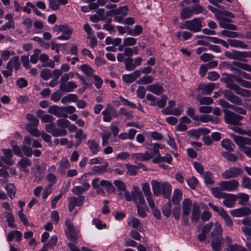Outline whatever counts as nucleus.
Here are the masks:
<instances>
[{
	"mask_svg": "<svg viewBox=\"0 0 251 251\" xmlns=\"http://www.w3.org/2000/svg\"><path fill=\"white\" fill-rule=\"evenodd\" d=\"M224 118L226 123L236 126H240L242 125L241 121L243 117L227 109H224Z\"/></svg>",
	"mask_w": 251,
	"mask_h": 251,
	"instance_id": "nucleus-1",
	"label": "nucleus"
},
{
	"mask_svg": "<svg viewBox=\"0 0 251 251\" xmlns=\"http://www.w3.org/2000/svg\"><path fill=\"white\" fill-rule=\"evenodd\" d=\"M180 27L182 29H188L194 32H197L201 30L202 22L201 18H194L193 20L186 21Z\"/></svg>",
	"mask_w": 251,
	"mask_h": 251,
	"instance_id": "nucleus-2",
	"label": "nucleus"
},
{
	"mask_svg": "<svg viewBox=\"0 0 251 251\" xmlns=\"http://www.w3.org/2000/svg\"><path fill=\"white\" fill-rule=\"evenodd\" d=\"M237 79H238V76L237 75L223 73L222 74V77L221 78L220 80L226 83V88L234 90L238 85L235 83L234 79L237 82Z\"/></svg>",
	"mask_w": 251,
	"mask_h": 251,
	"instance_id": "nucleus-3",
	"label": "nucleus"
},
{
	"mask_svg": "<svg viewBox=\"0 0 251 251\" xmlns=\"http://www.w3.org/2000/svg\"><path fill=\"white\" fill-rule=\"evenodd\" d=\"M65 225L66 226L65 229L66 236L72 241L76 242L79 235L73 223L70 220L67 219L65 221Z\"/></svg>",
	"mask_w": 251,
	"mask_h": 251,
	"instance_id": "nucleus-4",
	"label": "nucleus"
},
{
	"mask_svg": "<svg viewBox=\"0 0 251 251\" xmlns=\"http://www.w3.org/2000/svg\"><path fill=\"white\" fill-rule=\"evenodd\" d=\"M45 128L47 132L50 133L54 137L65 136L67 134V131L66 129L56 127L55 124L53 122L46 125Z\"/></svg>",
	"mask_w": 251,
	"mask_h": 251,
	"instance_id": "nucleus-5",
	"label": "nucleus"
},
{
	"mask_svg": "<svg viewBox=\"0 0 251 251\" xmlns=\"http://www.w3.org/2000/svg\"><path fill=\"white\" fill-rule=\"evenodd\" d=\"M192 201L189 199H184L182 203V218L186 224L188 223L189 215L192 208Z\"/></svg>",
	"mask_w": 251,
	"mask_h": 251,
	"instance_id": "nucleus-6",
	"label": "nucleus"
},
{
	"mask_svg": "<svg viewBox=\"0 0 251 251\" xmlns=\"http://www.w3.org/2000/svg\"><path fill=\"white\" fill-rule=\"evenodd\" d=\"M239 185L238 181L236 179H232L229 181H222L219 184V186L222 190L227 191H234L237 188Z\"/></svg>",
	"mask_w": 251,
	"mask_h": 251,
	"instance_id": "nucleus-7",
	"label": "nucleus"
},
{
	"mask_svg": "<svg viewBox=\"0 0 251 251\" xmlns=\"http://www.w3.org/2000/svg\"><path fill=\"white\" fill-rule=\"evenodd\" d=\"M69 204L68 209L70 212H72L75 206H81L83 204L85 201L84 196H80L78 197H71L68 199Z\"/></svg>",
	"mask_w": 251,
	"mask_h": 251,
	"instance_id": "nucleus-8",
	"label": "nucleus"
},
{
	"mask_svg": "<svg viewBox=\"0 0 251 251\" xmlns=\"http://www.w3.org/2000/svg\"><path fill=\"white\" fill-rule=\"evenodd\" d=\"M231 137L233 139L236 144L239 146L242 151L244 148H250L246 147V145H251V139L247 137H243L235 134H231Z\"/></svg>",
	"mask_w": 251,
	"mask_h": 251,
	"instance_id": "nucleus-9",
	"label": "nucleus"
},
{
	"mask_svg": "<svg viewBox=\"0 0 251 251\" xmlns=\"http://www.w3.org/2000/svg\"><path fill=\"white\" fill-rule=\"evenodd\" d=\"M224 97L231 102L241 105L243 104V100L237 96L234 95L231 91L226 90L223 92Z\"/></svg>",
	"mask_w": 251,
	"mask_h": 251,
	"instance_id": "nucleus-10",
	"label": "nucleus"
},
{
	"mask_svg": "<svg viewBox=\"0 0 251 251\" xmlns=\"http://www.w3.org/2000/svg\"><path fill=\"white\" fill-rule=\"evenodd\" d=\"M242 172V170L237 167H231L226 170L223 174L222 176L225 179L236 177Z\"/></svg>",
	"mask_w": 251,
	"mask_h": 251,
	"instance_id": "nucleus-11",
	"label": "nucleus"
},
{
	"mask_svg": "<svg viewBox=\"0 0 251 251\" xmlns=\"http://www.w3.org/2000/svg\"><path fill=\"white\" fill-rule=\"evenodd\" d=\"M73 28L67 25H62L60 32L62 34L57 36V39L60 40H68L71 37L73 32Z\"/></svg>",
	"mask_w": 251,
	"mask_h": 251,
	"instance_id": "nucleus-12",
	"label": "nucleus"
},
{
	"mask_svg": "<svg viewBox=\"0 0 251 251\" xmlns=\"http://www.w3.org/2000/svg\"><path fill=\"white\" fill-rule=\"evenodd\" d=\"M3 156L0 157V159L8 165L12 166L14 163V161L12 159L13 153L10 149H2Z\"/></svg>",
	"mask_w": 251,
	"mask_h": 251,
	"instance_id": "nucleus-13",
	"label": "nucleus"
},
{
	"mask_svg": "<svg viewBox=\"0 0 251 251\" xmlns=\"http://www.w3.org/2000/svg\"><path fill=\"white\" fill-rule=\"evenodd\" d=\"M141 75V71L136 70L131 74L123 75H122V79L126 83H131L139 77Z\"/></svg>",
	"mask_w": 251,
	"mask_h": 251,
	"instance_id": "nucleus-14",
	"label": "nucleus"
},
{
	"mask_svg": "<svg viewBox=\"0 0 251 251\" xmlns=\"http://www.w3.org/2000/svg\"><path fill=\"white\" fill-rule=\"evenodd\" d=\"M133 201L135 202L138 200L141 204L146 205V201L142 192L137 186L133 187V190L131 191Z\"/></svg>",
	"mask_w": 251,
	"mask_h": 251,
	"instance_id": "nucleus-15",
	"label": "nucleus"
},
{
	"mask_svg": "<svg viewBox=\"0 0 251 251\" xmlns=\"http://www.w3.org/2000/svg\"><path fill=\"white\" fill-rule=\"evenodd\" d=\"M49 112L58 117L66 118L68 114L64 112L63 107H59L56 105L51 106L49 109Z\"/></svg>",
	"mask_w": 251,
	"mask_h": 251,
	"instance_id": "nucleus-16",
	"label": "nucleus"
},
{
	"mask_svg": "<svg viewBox=\"0 0 251 251\" xmlns=\"http://www.w3.org/2000/svg\"><path fill=\"white\" fill-rule=\"evenodd\" d=\"M251 213V209L247 207H243L238 209L232 210L230 214L234 217H241L250 215Z\"/></svg>",
	"mask_w": 251,
	"mask_h": 251,
	"instance_id": "nucleus-17",
	"label": "nucleus"
},
{
	"mask_svg": "<svg viewBox=\"0 0 251 251\" xmlns=\"http://www.w3.org/2000/svg\"><path fill=\"white\" fill-rule=\"evenodd\" d=\"M31 139L30 136H25L23 141L22 150L24 153L27 156H30L31 155Z\"/></svg>",
	"mask_w": 251,
	"mask_h": 251,
	"instance_id": "nucleus-18",
	"label": "nucleus"
},
{
	"mask_svg": "<svg viewBox=\"0 0 251 251\" xmlns=\"http://www.w3.org/2000/svg\"><path fill=\"white\" fill-rule=\"evenodd\" d=\"M224 204L227 207L231 208L234 206V201L237 200V196L232 194H226V196L224 198Z\"/></svg>",
	"mask_w": 251,
	"mask_h": 251,
	"instance_id": "nucleus-19",
	"label": "nucleus"
},
{
	"mask_svg": "<svg viewBox=\"0 0 251 251\" xmlns=\"http://www.w3.org/2000/svg\"><path fill=\"white\" fill-rule=\"evenodd\" d=\"M77 87V85L76 84L71 81L63 84L60 85L59 90L63 92H70L76 88Z\"/></svg>",
	"mask_w": 251,
	"mask_h": 251,
	"instance_id": "nucleus-20",
	"label": "nucleus"
},
{
	"mask_svg": "<svg viewBox=\"0 0 251 251\" xmlns=\"http://www.w3.org/2000/svg\"><path fill=\"white\" fill-rule=\"evenodd\" d=\"M201 210L200 206L197 203H195L193 206L191 214V221L196 224L200 219Z\"/></svg>",
	"mask_w": 251,
	"mask_h": 251,
	"instance_id": "nucleus-21",
	"label": "nucleus"
},
{
	"mask_svg": "<svg viewBox=\"0 0 251 251\" xmlns=\"http://www.w3.org/2000/svg\"><path fill=\"white\" fill-rule=\"evenodd\" d=\"M146 89L156 95H161L164 91L163 87L157 83L148 85Z\"/></svg>",
	"mask_w": 251,
	"mask_h": 251,
	"instance_id": "nucleus-22",
	"label": "nucleus"
},
{
	"mask_svg": "<svg viewBox=\"0 0 251 251\" xmlns=\"http://www.w3.org/2000/svg\"><path fill=\"white\" fill-rule=\"evenodd\" d=\"M87 145L93 154H96L100 151L99 143L95 140H89Z\"/></svg>",
	"mask_w": 251,
	"mask_h": 251,
	"instance_id": "nucleus-23",
	"label": "nucleus"
},
{
	"mask_svg": "<svg viewBox=\"0 0 251 251\" xmlns=\"http://www.w3.org/2000/svg\"><path fill=\"white\" fill-rule=\"evenodd\" d=\"M151 184L153 195L156 197L160 196L161 194L162 183H160L156 180H152Z\"/></svg>",
	"mask_w": 251,
	"mask_h": 251,
	"instance_id": "nucleus-24",
	"label": "nucleus"
},
{
	"mask_svg": "<svg viewBox=\"0 0 251 251\" xmlns=\"http://www.w3.org/2000/svg\"><path fill=\"white\" fill-rule=\"evenodd\" d=\"M225 55L229 59L235 60H242L243 59V51L233 50L230 52L226 51Z\"/></svg>",
	"mask_w": 251,
	"mask_h": 251,
	"instance_id": "nucleus-25",
	"label": "nucleus"
},
{
	"mask_svg": "<svg viewBox=\"0 0 251 251\" xmlns=\"http://www.w3.org/2000/svg\"><path fill=\"white\" fill-rule=\"evenodd\" d=\"M172 191V186L168 182H164L162 183L161 189V194L163 195L164 198L169 199L171 197Z\"/></svg>",
	"mask_w": 251,
	"mask_h": 251,
	"instance_id": "nucleus-26",
	"label": "nucleus"
},
{
	"mask_svg": "<svg viewBox=\"0 0 251 251\" xmlns=\"http://www.w3.org/2000/svg\"><path fill=\"white\" fill-rule=\"evenodd\" d=\"M172 160V157L171 155L169 154H166L165 156H161V155L156 156L152 160V162L154 164H158L161 162H167L171 164Z\"/></svg>",
	"mask_w": 251,
	"mask_h": 251,
	"instance_id": "nucleus-27",
	"label": "nucleus"
},
{
	"mask_svg": "<svg viewBox=\"0 0 251 251\" xmlns=\"http://www.w3.org/2000/svg\"><path fill=\"white\" fill-rule=\"evenodd\" d=\"M221 144L222 147L229 152L233 151L235 148L234 144L228 139L223 140L221 142Z\"/></svg>",
	"mask_w": 251,
	"mask_h": 251,
	"instance_id": "nucleus-28",
	"label": "nucleus"
},
{
	"mask_svg": "<svg viewBox=\"0 0 251 251\" xmlns=\"http://www.w3.org/2000/svg\"><path fill=\"white\" fill-rule=\"evenodd\" d=\"M223 229L221 225L218 223H216L214 228L211 233V238L214 239L216 238H221L222 235Z\"/></svg>",
	"mask_w": 251,
	"mask_h": 251,
	"instance_id": "nucleus-29",
	"label": "nucleus"
},
{
	"mask_svg": "<svg viewBox=\"0 0 251 251\" xmlns=\"http://www.w3.org/2000/svg\"><path fill=\"white\" fill-rule=\"evenodd\" d=\"M100 184L102 187H105L109 193H115L116 189L110 181L104 179L101 180L100 181Z\"/></svg>",
	"mask_w": 251,
	"mask_h": 251,
	"instance_id": "nucleus-30",
	"label": "nucleus"
},
{
	"mask_svg": "<svg viewBox=\"0 0 251 251\" xmlns=\"http://www.w3.org/2000/svg\"><path fill=\"white\" fill-rule=\"evenodd\" d=\"M223 239L222 238L213 239L211 242V247L214 251H220L222 247Z\"/></svg>",
	"mask_w": 251,
	"mask_h": 251,
	"instance_id": "nucleus-31",
	"label": "nucleus"
},
{
	"mask_svg": "<svg viewBox=\"0 0 251 251\" xmlns=\"http://www.w3.org/2000/svg\"><path fill=\"white\" fill-rule=\"evenodd\" d=\"M58 171L64 172L65 170L70 167V163L66 158H62L58 163Z\"/></svg>",
	"mask_w": 251,
	"mask_h": 251,
	"instance_id": "nucleus-32",
	"label": "nucleus"
},
{
	"mask_svg": "<svg viewBox=\"0 0 251 251\" xmlns=\"http://www.w3.org/2000/svg\"><path fill=\"white\" fill-rule=\"evenodd\" d=\"M227 42L230 46L232 47L240 48L242 49H247L248 47V45L242 41L236 39H228Z\"/></svg>",
	"mask_w": 251,
	"mask_h": 251,
	"instance_id": "nucleus-33",
	"label": "nucleus"
},
{
	"mask_svg": "<svg viewBox=\"0 0 251 251\" xmlns=\"http://www.w3.org/2000/svg\"><path fill=\"white\" fill-rule=\"evenodd\" d=\"M222 190L219 187H211L210 192L217 199H221L225 198L226 196V193L221 192Z\"/></svg>",
	"mask_w": 251,
	"mask_h": 251,
	"instance_id": "nucleus-34",
	"label": "nucleus"
},
{
	"mask_svg": "<svg viewBox=\"0 0 251 251\" xmlns=\"http://www.w3.org/2000/svg\"><path fill=\"white\" fill-rule=\"evenodd\" d=\"M10 65L12 69L14 68L15 70H19L21 68V64L18 56H15L11 58L7 63Z\"/></svg>",
	"mask_w": 251,
	"mask_h": 251,
	"instance_id": "nucleus-35",
	"label": "nucleus"
},
{
	"mask_svg": "<svg viewBox=\"0 0 251 251\" xmlns=\"http://www.w3.org/2000/svg\"><path fill=\"white\" fill-rule=\"evenodd\" d=\"M215 87V84L214 83H209L204 86L203 88L201 87V85L199 86V89L202 90L203 95H210L214 90Z\"/></svg>",
	"mask_w": 251,
	"mask_h": 251,
	"instance_id": "nucleus-36",
	"label": "nucleus"
},
{
	"mask_svg": "<svg viewBox=\"0 0 251 251\" xmlns=\"http://www.w3.org/2000/svg\"><path fill=\"white\" fill-rule=\"evenodd\" d=\"M128 224L134 228H138L139 231L143 228L141 223L135 217H132L128 222Z\"/></svg>",
	"mask_w": 251,
	"mask_h": 251,
	"instance_id": "nucleus-37",
	"label": "nucleus"
},
{
	"mask_svg": "<svg viewBox=\"0 0 251 251\" xmlns=\"http://www.w3.org/2000/svg\"><path fill=\"white\" fill-rule=\"evenodd\" d=\"M203 178L204 182L206 185H213L214 184V176L211 172L207 171L205 172L203 174Z\"/></svg>",
	"mask_w": 251,
	"mask_h": 251,
	"instance_id": "nucleus-38",
	"label": "nucleus"
},
{
	"mask_svg": "<svg viewBox=\"0 0 251 251\" xmlns=\"http://www.w3.org/2000/svg\"><path fill=\"white\" fill-rule=\"evenodd\" d=\"M182 199V192L180 189H175L172 198V201L175 204L179 203Z\"/></svg>",
	"mask_w": 251,
	"mask_h": 251,
	"instance_id": "nucleus-39",
	"label": "nucleus"
},
{
	"mask_svg": "<svg viewBox=\"0 0 251 251\" xmlns=\"http://www.w3.org/2000/svg\"><path fill=\"white\" fill-rule=\"evenodd\" d=\"M222 35L223 36L230 38L238 37L240 38H242L244 37V35L241 33H238L236 32L230 31L227 30H223L222 31Z\"/></svg>",
	"mask_w": 251,
	"mask_h": 251,
	"instance_id": "nucleus-40",
	"label": "nucleus"
},
{
	"mask_svg": "<svg viewBox=\"0 0 251 251\" xmlns=\"http://www.w3.org/2000/svg\"><path fill=\"white\" fill-rule=\"evenodd\" d=\"M77 96L75 94H69L66 96L63 97L61 100L62 103L65 104L68 102H76L77 101Z\"/></svg>",
	"mask_w": 251,
	"mask_h": 251,
	"instance_id": "nucleus-41",
	"label": "nucleus"
},
{
	"mask_svg": "<svg viewBox=\"0 0 251 251\" xmlns=\"http://www.w3.org/2000/svg\"><path fill=\"white\" fill-rule=\"evenodd\" d=\"M193 15L191 8L185 7L181 11L180 17L182 19H188L191 17Z\"/></svg>",
	"mask_w": 251,
	"mask_h": 251,
	"instance_id": "nucleus-42",
	"label": "nucleus"
},
{
	"mask_svg": "<svg viewBox=\"0 0 251 251\" xmlns=\"http://www.w3.org/2000/svg\"><path fill=\"white\" fill-rule=\"evenodd\" d=\"M153 78L151 75H145L139 78L136 83L139 84L146 85L153 82Z\"/></svg>",
	"mask_w": 251,
	"mask_h": 251,
	"instance_id": "nucleus-43",
	"label": "nucleus"
},
{
	"mask_svg": "<svg viewBox=\"0 0 251 251\" xmlns=\"http://www.w3.org/2000/svg\"><path fill=\"white\" fill-rule=\"evenodd\" d=\"M133 60L131 57H128L125 60V68L128 71H131L135 69V67L133 63Z\"/></svg>",
	"mask_w": 251,
	"mask_h": 251,
	"instance_id": "nucleus-44",
	"label": "nucleus"
},
{
	"mask_svg": "<svg viewBox=\"0 0 251 251\" xmlns=\"http://www.w3.org/2000/svg\"><path fill=\"white\" fill-rule=\"evenodd\" d=\"M7 191L9 197L11 199H13L15 197L16 193V188L13 184L9 183L6 185L5 187Z\"/></svg>",
	"mask_w": 251,
	"mask_h": 251,
	"instance_id": "nucleus-45",
	"label": "nucleus"
},
{
	"mask_svg": "<svg viewBox=\"0 0 251 251\" xmlns=\"http://www.w3.org/2000/svg\"><path fill=\"white\" fill-rule=\"evenodd\" d=\"M192 9L193 14H198L199 13H202L203 14H206L207 11L206 9L203 7L200 4H196L193 7Z\"/></svg>",
	"mask_w": 251,
	"mask_h": 251,
	"instance_id": "nucleus-46",
	"label": "nucleus"
},
{
	"mask_svg": "<svg viewBox=\"0 0 251 251\" xmlns=\"http://www.w3.org/2000/svg\"><path fill=\"white\" fill-rule=\"evenodd\" d=\"M56 124L57 126L61 128L60 129H65L69 126L70 122L66 119H59L57 120Z\"/></svg>",
	"mask_w": 251,
	"mask_h": 251,
	"instance_id": "nucleus-47",
	"label": "nucleus"
},
{
	"mask_svg": "<svg viewBox=\"0 0 251 251\" xmlns=\"http://www.w3.org/2000/svg\"><path fill=\"white\" fill-rule=\"evenodd\" d=\"M126 166L127 169V173L132 176H135L136 175L137 171L139 168V167H137L136 165H130L128 164H126Z\"/></svg>",
	"mask_w": 251,
	"mask_h": 251,
	"instance_id": "nucleus-48",
	"label": "nucleus"
},
{
	"mask_svg": "<svg viewBox=\"0 0 251 251\" xmlns=\"http://www.w3.org/2000/svg\"><path fill=\"white\" fill-rule=\"evenodd\" d=\"M162 213L168 217L170 216L172 211V204L170 201H169L162 208Z\"/></svg>",
	"mask_w": 251,
	"mask_h": 251,
	"instance_id": "nucleus-49",
	"label": "nucleus"
},
{
	"mask_svg": "<svg viewBox=\"0 0 251 251\" xmlns=\"http://www.w3.org/2000/svg\"><path fill=\"white\" fill-rule=\"evenodd\" d=\"M217 19L219 21V25L224 28H226L227 25L231 22L230 19L221 16H219Z\"/></svg>",
	"mask_w": 251,
	"mask_h": 251,
	"instance_id": "nucleus-50",
	"label": "nucleus"
},
{
	"mask_svg": "<svg viewBox=\"0 0 251 251\" xmlns=\"http://www.w3.org/2000/svg\"><path fill=\"white\" fill-rule=\"evenodd\" d=\"M115 186L118 189V191H125L126 190V186L125 183L120 180H116L113 182Z\"/></svg>",
	"mask_w": 251,
	"mask_h": 251,
	"instance_id": "nucleus-51",
	"label": "nucleus"
},
{
	"mask_svg": "<svg viewBox=\"0 0 251 251\" xmlns=\"http://www.w3.org/2000/svg\"><path fill=\"white\" fill-rule=\"evenodd\" d=\"M232 64L236 67L243 70L251 72V66L246 63H243L239 62L233 61Z\"/></svg>",
	"mask_w": 251,
	"mask_h": 251,
	"instance_id": "nucleus-52",
	"label": "nucleus"
},
{
	"mask_svg": "<svg viewBox=\"0 0 251 251\" xmlns=\"http://www.w3.org/2000/svg\"><path fill=\"white\" fill-rule=\"evenodd\" d=\"M127 10V7L126 6H124L123 7L112 10V12L114 13V15L122 14L123 16H125L126 15V11Z\"/></svg>",
	"mask_w": 251,
	"mask_h": 251,
	"instance_id": "nucleus-53",
	"label": "nucleus"
},
{
	"mask_svg": "<svg viewBox=\"0 0 251 251\" xmlns=\"http://www.w3.org/2000/svg\"><path fill=\"white\" fill-rule=\"evenodd\" d=\"M80 70L88 76L92 75L93 70L91 67L86 64H83L80 66Z\"/></svg>",
	"mask_w": 251,
	"mask_h": 251,
	"instance_id": "nucleus-54",
	"label": "nucleus"
},
{
	"mask_svg": "<svg viewBox=\"0 0 251 251\" xmlns=\"http://www.w3.org/2000/svg\"><path fill=\"white\" fill-rule=\"evenodd\" d=\"M226 250L227 251H247L245 248L237 244L228 246Z\"/></svg>",
	"mask_w": 251,
	"mask_h": 251,
	"instance_id": "nucleus-55",
	"label": "nucleus"
},
{
	"mask_svg": "<svg viewBox=\"0 0 251 251\" xmlns=\"http://www.w3.org/2000/svg\"><path fill=\"white\" fill-rule=\"evenodd\" d=\"M119 114L124 115L127 119H132L133 117V115L132 111H127L124 107H122L119 110Z\"/></svg>",
	"mask_w": 251,
	"mask_h": 251,
	"instance_id": "nucleus-56",
	"label": "nucleus"
},
{
	"mask_svg": "<svg viewBox=\"0 0 251 251\" xmlns=\"http://www.w3.org/2000/svg\"><path fill=\"white\" fill-rule=\"evenodd\" d=\"M187 182L191 189H195L198 184V180L196 177L192 176L190 178L187 179Z\"/></svg>",
	"mask_w": 251,
	"mask_h": 251,
	"instance_id": "nucleus-57",
	"label": "nucleus"
},
{
	"mask_svg": "<svg viewBox=\"0 0 251 251\" xmlns=\"http://www.w3.org/2000/svg\"><path fill=\"white\" fill-rule=\"evenodd\" d=\"M92 172L94 175H98L103 174L106 172L101 166H95L92 168Z\"/></svg>",
	"mask_w": 251,
	"mask_h": 251,
	"instance_id": "nucleus-58",
	"label": "nucleus"
},
{
	"mask_svg": "<svg viewBox=\"0 0 251 251\" xmlns=\"http://www.w3.org/2000/svg\"><path fill=\"white\" fill-rule=\"evenodd\" d=\"M222 154L223 157H224L229 161L234 162L237 159V157L235 154L229 152H223L222 153Z\"/></svg>",
	"mask_w": 251,
	"mask_h": 251,
	"instance_id": "nucleus-59",
	"label": "nucleus"
},
{
	"mask_svg": "<svg viewBox=\"0 0 251 251\" xmlns=\"http://www.w3.org/2000/svg\"><path fill=\"white\" fill-rule=\"evenodd\" d=\"M137 213L139 216H140L142 218H145L147 216L146 213V208L147 206H145V207H143L139 204H137Z\"/></svg>",
	"mask_w": 251,
	"mask_h": 251,
	"instance_id": "nucleus-60",
	"label": "nucleus"
},
{
	"mask_svg": "<svg viewBox=\"0 0 251 251\" xmlns=\"http://www.w3.org/2000/svg\"><path fill=\"white\" fill-rule=\"evenodd\" d=\"M41 77L45 80H48L51 76V72L50 69H43L40 74Z\"/></svg>",
	"mask_w": 251,
	"mask_h": 251,
	"instance_id": "nucleus-61",
	"label": "nucleus"
},
{
	"mask_svg": "<svg viewBox=\"0 0 251 251\" xmlns=\"http://www.w3.org/2000/svg\"><path fill=\"white\" fill-rule=\"evenodd\" d=\"M186 114L194 121H198L199 115H195V109L193 108L189 107L186 111Z\"/></svg>",
	"mask_w": 251,
	"mask_h": 251,
	"instance_id": "nucleus-62",
	"label": "nucleus"
},
{
	"mask_svg": "<svg viewBox=\"0 0 251 251\" xmlns=\"http://www.w3.org/2000/svg\"><path fill=\"white\" fill-rule=\"evenodd\" d=\"M221 217L224 219L226 223V225L227 226L230 227L233 225V222L229 216L226 213V211H224L223 213H222Z\"/></svg>",
	"mask_w": 251,
	"mask_h": 251,
	"instance_id": "nucleus-63",
	"label": "nucleus"
},
{
	"mask_svg": "<svg viewBox=\"0 0 251 251\" xmlns=\"http://www.w3.org/2000/svg\"><path fill=\"white\" fill-rule=\"evenodd\" d=\"M242 186L246 188L251 189V179L247 176L242 178Z\"/></svg>",
	"mask_w": 251,
	"mask_h": 251,
	"instance_id": "nucleus-64",
	"label": "nucleus"
}]
</instances>
